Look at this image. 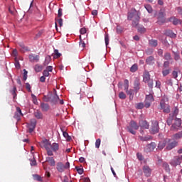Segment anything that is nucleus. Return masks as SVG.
<instances>
[{"label": "nucleus", "mask_w": 182, "mask_h": 182, "mask_svg": "<svg viewBox=\"0 0 182 182\" xmlns=\"http://www.w3.org/2000/svg\"><path fill=\"white\" fill-rule=\"evenodd\" d=\"M166 102H168L167 98H164L160 102L161 110H163L164 113L168 114L171 112V109L170 108V105Z\"/></svg>", "instance_id": "1"}, {"label": "nucleus", "mask_w": 182, "mask_h": 182, "mask_svg": "<svg viewBox=\"0 0 182 182\" xmlns=\"http://www.w3.org/2000/svg\"><path fill=\"white\" fill-rule=\"evenodd\" d=\"M140 127L139 125L137 124V122L135 121L132 120L129 122V125L127 127V131L131 133V134H136V130H139V128Z\"/></svg>", "instance_id": "2"}, {"label": "nucleus", "mask_w": 182, "mask_h": 182, "mask_svg": "<svg viewBox=\"0 0 182 182\" xmlns=\"http://www.w3.org/2000/svg\"><path fill=\"white\" fill-rule=\"evenodd\" d=\"M50 142L48 139H44L41 141V146L46 149L48 156H53V152L50 149Z\"/></svg>", "instance_id": "3"}, {"label": "nucleus", "mask_w": 182, "mask_h": 182, "mask_svg": "<svg viewBox=\"0 0 182 182\" xmlns=\"http://www.w3.org/2000/svg\"><path fill=\"white\" fill-rule=\"evenodd\" d=\"M70 168V163L68 161L66 162L65 165L62 162L57 163L56 169L59 171V173H63L65 170H68V168Z\"/></svg>", "instance_id": "4"}, {"label": "nucleus", "mask_w": 182, "mask_h": 182, "mask_svg": "<svg viewBox=\"0 0 182 182\" xmlns=\"http://www.w3.org/2000/svg\"><path fill=\"white\" fill-rule=\"evenodd\" d=\"M154 101V97H153V95L149 94L146 95L145 100H144V107L146 109H149L150 106H151V103Z\"/></svg>", "instance_id": "5"}, {"label": "nucleus", "mask_w": 182, "mask_h": 182, "mask_svg": "<svg viewBox=\"0 0 182 182\" xmlns=\"http://www.w3.org/2000/svg\"><path fill=\"white\" fill-rule=\"evenodd\" d=\"M181 127V119L176 117L175 122L171 127V130H172V132H177Z\"/></svg>", "instance_id": "6"}, {"label": "nucleus", "mask_w": 182, "mask_h": 182, "mask_svg": "<svg viewBox=\"0 0 182 182\" xmlns=\"http://www.w3.org/2000/svg\"><path fill=\"white\" fill-rule=\"evenodd\" d=\"M182 156H175L171 161V166L173 167H176V166H180L181 164Z\"/></svg>", "instance_id": "7"}, {"label": "nucleus", "mask_w": 182, "mask_h": 182, "mask_svg": "<svg viewBox=\"0 0 182 182\" xmlns=\"http://www.w3.org/2000/svg\"><path fill=\"white\" fill-rule=\"evenodd\" d=\"M160 130V127H159V122L157 121H155L152 123L151 129H150V133L151 134H156L159 133Z\"/></svg>", "instance_id": "8"}, {"label": "nucleus", "mask_w": 182, "mask_h": 182, "mask_svg": "<svg viewBox=\"0 0 182 182\" xmlns=\"http://www.w3.org/2000/svg\"><path fill=\"white\" fill-rule=\"evenodd\" d=\"M37 124V121L35 119H31L30 124H28L27 127L28 129V132L32 133L35 130Z\"/></svg>", "instance_id": "9"}, {"label": "nucleus", "mask_w": 182, "mask_h": 182, "mask_svg": "<svg viewBox=\"0 0 182 182\" xmlns=\"http://www.w3.org/2000/svg\"><path fill=\"white\" fill-rule=\"evenodd\" d=\"M166 14H164V12L163 11H159L158 14V21L157 23L159 25H163V23H166V18H165Z\"/></svg>", "instance_id": "10"}, {"label": "nucleus", "mask_w": 182, "mask_h": 182, "mask_svg": "<svg viewBox=\"0 0 182 182\" xmlns=\"http://www.w3.org/2000/svg\"><path fill=\"white\" fill-rule=\"evenodd\" d=\"M156 147H157V144H156V142H151L150 144H148L146 146L144 151L146 153H150L151 151H154V149H156Z\"/></svg>", "instance_id": "11"}, {"label": "nucleus", "mask_w": 182, "mask_h": 182, "mask_svg": "<svg viewBox=\"0 0 182 182\" xmlns=\"http://www.w3.org/2000/svg\"><path fill=\"white\" fill-rule=\"evenodd\" d=\"M23 116V114H22V110L19 107H16V112L14 113V119H16L17 122H19L21 120V117Z\"/></svg>", "instance_id": "12"}, {"label": "nucleus", "mask_w": 182, "mask_h": 182, "mask_svg": "<svg viewBox=\"0 0 182 182\" xmlns=\"http://www.w3.org/2000/svg\"><path fill=\"white\" fill-rule=\"evenodd\" d=\"M142 170L145 177H150L151 176V168H150L149 166H144Z\"/></svg>", "instance_id": "13"}, {"label": "nucleus", "mask_w": 182, "mask_h": 182, "mask_svg": "<svg viewBox=\"0 0 182 182\" xmlns=\"http://www.w3.org/2000/svg\"><path fill=\"white\" fill-rule=\"evenodd\" d=\"M139 127L141 129H149L150 124L148 123L146 120H141L139 122Z\"/></svg>", "instance_id": "14"}, {"label": "nucleus", "mask_w": 182, "mask_h": 182, "mask_svg": "<svg viewBox=\"0 0 182 182\" xmlns=\"http://www.w3.org/2000/svg\"><path fill=\"white\" fill-rule=\"evenodd\" d=\"M28 58H29L30 62H31V63H33L34 62L38 63V62H39L40 57H39V55H35L33 54H30L28 55Z\"/></svg>", "instance_id": "15"}, {"label": "nucleus", "mask_w": 182, "mask_h": 182, "mask_svg": "<svg viewBox=\"0 0 182 182\" xmlns=\"http://www.w3.org/2000/svg\"><path fill=\"white\" fill-rule=\"evenodd\" d=\"M139 22H140V14L139 16H135V18L132 21L133 28L139 27Z\"/></svg>", "instance_id": "16"}, {"label": "nucleus", "mask_w": 182, "mask_h": 182, "mask_svg": "<svg viewBox=\"0 0 182 182\" xmlns=\"http://www.w3.org/2000/svg\"><path fill=\"white\" fill-rule=\"evenodd\" d=\"M134 89L136 93H137V92H139V90H140V81L139 80V79H136L134 80Z\"/></svg>", "instance_id": "17"}, {"label": "nucleus", "mask_w": 182, "mask_h": 182, "mask_svg": "<svg viewBox=\"0 0 182 182\" xmlns=\"http://www.w3.org/2000/svg\"><path fill=\"white\" fill-rule=\"evenodd\" d=\"M125 92L127 95L129 96V100H133L134 97V90L133 89L126 90Z\"/></svg>", "instance_id": "18"}, {"label": "nucleus", "mask_w": 182, "mask_h": 182, "mask_svg": "<svg viewBox=\"0 0 182 182\" xmlns=\"http://www.w3.org/2000/svg\"><path fill=\"white\" fill-rule=\"evenodd\" d=\"M178 142L177 141H173L171 142L169 144H168V145L166 146V150H173V149H174V147L177 146Z\"/></svg>", "instance_id": "19"}, {"label": "nucleus", "mask_w": 182, "mask_h": 182, "mask_svg": "<svg viewBox=\"0 0 182 182\" xmlns=\"http://www.w3.org/2000/svg\"><path fill=\"white\" fill-rule=\"evenodd\" d=\"M172 53L173 55V59L175 62H178V60L181 59V57L180 56V51H172Z\"/></svg>", "instance_id": "20"}, {"label": "nucleus", "mask_w": 182, "mask_h": 182, "mask_svg": "<svg viewBox=\"0 0 182 182\" xmlns=\"http://www.w3.org/2000/svg\"><path fill=\"white\" fill-rule=\"evenodd\" d=\"M46 161L49 163L50 166H51L52 167H54V166L56 164V162L55 161V159H53V157H46Z\"/></svg>", "instance_id": "21"}, {"label": "nucleus", "mask_w": 182, "mask_h": 182, "mask_svg": "<svg viewBox=\"0 0 182 182\" xmlns=\"http://www.w3.org/2000/svg\"><path fill=\"white\" fill-rule=\"evenodd\" d=\"M168 22H172L173 25H178V23H181L180 20L176 18L175 16L169 18Z\"/></svg>", "instance_id": "22"}, {"label": "nucleus", "mask_w": 182, "mask_h": 182, "mask_svg": "<svg viewBox=\"0 0 182 182\" xmlns=\"http://www.w3.org/2000/svg\"><path fill=\"white\" fill-rule=\"evenodd\" d=\"M50 150L54 153H56L58 150H59V144L58 143H53L50 144Z\"/></svg>", "instance_id": "23"}, {"label": "nucleus", "mask_w": 182, "mask_h": 182, "mask_svg": "<svg viewBox=\"0 0 182 182\" xmlns=\"http://www.w3.org/2000/svg\"><path fill=\"white\" fill-rule=\"evenodd\" d=\"M139 139L141 141H150V140H153V136L151 135H146L145 136H139Z\"/></svg>", "instance_id": "24"}, {"label": "nucleus", "mask_w": 182, "mask_h": 182, "mask_svg": "<svg viewBox=\"0 0 182 182\" xmlns=\"http://www.w3.org/2000/svg\"><path fill=\"white\" fill-rule=\"evenodd\" d=\"M40 106L42 112H48V110H49V104L41 102Z\"/></svg>", "instance_id": "25"}, {"label": "nucleus", "mask_w": 182, "mask_h": 182, "mask_svg": "<svg viewBox=\"0 0 182 182\" xmlns=\"http://www.w3.org/2000/svg\"><path fill=\"white\" fill-rule=\"evenodd\" d=\"M143 80L144 83H147L150 80V73L149 71H146L143 75Z\"/></svg>", "instance_id": "26"}, {"label": "nucleus", "mask_w": 182, "mask_h": 182, "mask_svg": "<svg viewBox=\"0 0 182 182\" xmlns=\"http://www.w3.org/2000/svg\"><path fill=\"white\" fill-rule=\"evenodd\" d=\"M164 59L166 61L170 62V60H173V57H171V53L168 52H166L164 55Z\"/></svg>", "instance_id": "27"}, {"label": "nucleus", "mask_w": 182, "mask_h": 182, "mask_svg": "<svg viewBox=\"0 0 182 182\" xmlns=\"http://www.w3.org/2000/svg\"><path fill=\"white\" fill-rule=\"evenodd\" d=\"M19 46L21 48V51L22 52H31V49H29V47L26 46L23 43H19Z\"/></svg>", "instance_id": "28"}, {"label": "nucleus", "mask_w": 182, "mask_h": 182, "mask_svg": "<svg viewBox=\"0 0 182 182\" xmlns=\"http://www.w3.org/2000/svg\"><path fill=\"white\" fill-rule=\"evenodd\" d=\"M33 69L35 72H36V73H39V72H42L43 66H42V65L40 64H36L34 65Z\"/></svg>", "instance_id": "29"}, {"label": "nucleus", "mask_w": 182, "mask_h": 182, "mask_svg": "<svg viewBox=\"0 0 182 182\" xmlns=\"http://www.w3.org/2000/svg\"><path fill=\"white\" fill-rule=\"evenodd\" d=\"M162 167L164 168L165 171L170 174L171 173V169H170V165L167 162H164L162 164Z\"/></svg>", "instance_id": "30"}, {"label": "nucleus", "mask_w": 182, "mask_h": 182, "mask_svg": "<svg viewBox=\"0 0 182 182\" xmlns=\"http://www.w3.org/2000/svg\"><path fill=\"white\" fill-rule=\"evenodd\" d=\"M139 13H128L127 19L128 21H132L136 18V16H139Z\"/></svg>", "instance_id": "31"}, {"label": "nucleus", "mask_w": 182, "mask_h": 182, "mask_svg": "<svg viewBox=\"0 0 182 182\" xmlns=\"http://www.w3.org/2000/svg\"><path fill=\"white\" fill-rule=\"evenodd\" d=\"M34 116L38 120L43 119V114H42V112H41V111L38 110L34 112Z\"/></svg>", "instance_id": "32"}, {"label": "nucleus", "mask_w": 182, "mask_h": 182, "mask_svg": "<svg viewBox=\"0 0 182 182\" xmlns=\"http://www.w3.org/2000/svg\"><path fill=\"white\" fill-rule=\"evenodd\" d=\"M146 63L147 65H154V56H149L146 60Z\"/></svg>", "instance_id": "33"}, {"label": "nucleus", "mask_w": 182, "mask_h": 182, "mask_svg": "<svg viewBox=\"0 0 182 182\" xmlns=\"http://www.w3.org/2000/svg\"><path fill=\"white\" fill-rule=\"evenodd\" d=\"M170 72H171V68H163L162 75L164 76V77H166V76H168V75H170Z\"/></svg>", "instance_id": "34"}, {"label": "nucleus", "mask_w": 182, "mask_h": 182, "mask_svg": "<svg viewBox=\"0 0 182 182\" xmlns=\"http://www.w3.org/2000/svg\"><path fill=\"white\" fill-rule=\"evenodd\" d=\"M149 43L150 46H152V48H156L157 47V45H159V42L157 41V40H154V39L149 40Z\"/></svg>", "instance_id": "35"}, {"label": "nucleus", "mask_w": 182, "mask_h": 182, "mask_svg": "<svg viewBox=\"0 0 182 182\" xmlns=\"http://www.w3.org/2000/svg\"><path fill=\"white\" fill-rule=\"evenodd\" d=\"M50 60H52V57H50V55L46 56L45 60L43 63L44 66H48V65L50 63Z\"/></svg>", "instance_id": "36"}, {"label": "nucleus", "mask_w": 182, "mask_h": 182, "mask_svg": "<svg viewBox=\"0 0 182 182\" xmlns=\"http://www.w3.org/2000/svg\"><path fill=\"white\" fill-rule=\"evenodd\" d=\"M165 147H166V141H159L157 146L158 150H163V149H164Z\"/></svg>", "instance_id": "37"}, {"label": "nucleus", "mask_w": 182, "mask_h": 182, "mask_svg": "<svg viewBox=\"0 0 182 182\" xmlns=\"http://www.w3.org/2000/svg\"><path fill=\"white\" fill-rule=\"evenodd\" d=\"M58 100H59V96L57 94H55L51 98V103L56 105L58 103Z\"/></svg>", "instance_id": "38"}, {"label": "nucleus", "mask_w": 182, "mask_h": 182, "mask_svg": "<svg viewBox=\"0 0 182 182\" xmlns=\"http://www.w3.org/2000/svg\"><path fill=\"white\" fill-rule=\"evenodd\" d=\"M144 8L149 14H152L153 13V7H151V5L145 4Z\"/></svg>", "instance_id": "39"}, {"label": "nucleus", "mask_w": 182, "mask_h": 182, "mask_svg": "<svg viewBox=\"0 0 182 182\" xmlns=\"http://www.w3.org/2000/svg\"><path fill=\"white\" fill-rule=\"evenodd\" d=\"M16 90H17L16 86H14L13 90H10V92L13 96V99H16V96H17Z\"/></svg>", "instance_id": "40"}, {"label": "nucleus", "mask_w": 182, "mask_h": 182, "mask_svg": "<svg viewBox=\"0 0 182 182\" xmlns=\"http://www.w3.org/2000/svg\"><path fill=\"white\" fill-rule=\"evenodd\" d=\"M173 137L175 140H178V139H182V131L173 134Z\"/></svg>", "instance_id": "41"}, {"label": "nucleus", "mask_w": 182, "mask_h": 182, "mask_svg": "<svg viewBox=\"0 0 182 182\" xmlns=\"http://www.w3.org/2000/svg\"><path fill=\"white\" fill-rule=\"evenodd\" d=\"M166 35L169 36L170 38H176L177 35L173 32V31L169 30L166 31Z\"/></svg>", "instance_id": "42"}, {"label": "nucleus", "mask_w": 182, "mask_h": 182, "mask_svg": "<svg viewBox=\"0 0 182 182\" xmlns=\"http://www.w3.org/2000/svg\"><path fill=\"white\" fill-rule=\"evenodd\" d=\"M138 69H139V67L137 66V64H134L130 68V72H132V73H134L135 72H137Z\"/></svg>", "instance_id": "43"}, {"label": "nucleus", "mask_w": 182, "mask_h": 182, "mask_svg": "<svg viewBox=\"0 0 182 182\" xmlns=\"http://www.w3.org/2000/svg\"><path fill=\"white\" fill-rule=\"evenodd\" d=\"M137 28V31L139 33H146V28H144V26H138Z\"/></svg>", "instance_id": "44"}, {"label": "nucleus", "mask_w": 182, "mask_h": 182, "mask_svg": "<svg viewBox=\"0 0 182 182\" xmlns=\"http://www.w3.org/2000/svg\"><path fill=\"white\" fill-rule=\"evenodd\" d=\"M144 107H146L144 106V103L143 102H139L136 105V109H138L139 110L143 109Z\"/></svg>", "instance_id": "45"}, {"label": "nucleus", "mask_w": 182, "mask_h": 182, "mask_svg": "<svg viewBox=\"0 0 182 182\" xmlns=\"http://www.w3.org/2000/svg\"><path fill=\"white\" fill-rule=\"evenodd\" d=\"M124 90H129V80L125 79L124 81Z\"/></svg>", "instance_id": "46"}, {"label": "nucleus", "mask_w": 182, "mask_h": 182, "mask_svg": "<svg viewBox=\"0 0 182 182\" xmlns=\"http://www.w3.org/2000/svg\"><path fill=\"white\" fill-rule=\"evenodd\" d=\"M164 69L170 68V61H164L163 64Z\"/></svg>", "instance_id": "47"}, {"label": "nucleus", "mask_w": 182, "mask_h": 182, "mask_svg": "<svg viewBox=\"0 0 182 182\" xmlns=\"http://www.w3.org/2000/svg\"><path fill=\"white\" fill-rule=\"evenodd\" d=\"M31 97L34 105H38V98H36V95L34 94H31Z\"/></svg>", "instance_id": "48"}, {"label": "nucleus", "mask_w": 182, "mask_h": 182, "mask_svg": "<svg viewBox=\"0 0 182 182\" xmlns=\"http://www.w3.org/2000/svg\"><path fill=\"white\" fill-rule=\"evenodd\" d=\"M34 180H36V181H42V177L38 174L33 175Z\"/></svg>", "instance_id": "49"}, {"label": "nucleus", "mask_w": 182, "mask_h": 182, "mask_svg": "<svg viewBox=\"0 0 182 182\" xmlns=\"http://www.w3.org/2000/svg\"><path fill=\"white\" fill-rule=\"evenodd\" d=\"M178 107H175L173 111V116H177V114H178Z\"/></svg>", "instance_id": "50"}, {"label": "nucleus", "mask_w": 182, "mask_h": 182, "mask_svg": "<svg viewBox=\"0 0 182 182\" xmlns=\"http://www.w3.org/2000/svg\"><path fill=\"white\" fill-rule=\"evenodd\" d=\"M109 34H105V45L106 46H107L109 45Z\"/></svg>", "instance_id": "51"}, {"label": "nucleus", "mask_w": 182, "mask_h": 182, "mask_svg": "<svg viewBox=\"0 0 182 182\" xmlns=\"http://www.w3.org/2000/svg\"><path fill=\"white\" fill-rule=\"evenodd\" d=\"M54 53L56 58H60V56H62V54L59 53V50L58 49L54 50Z\"/></svg>", "instance_id": "52"}, {"label": "nucleus", "mask_w": 182, "mask_h": 182, "mask_svg": "<svg viewBox=\"0 0 182 182\" xmlns=\"http://www.w3.org/2000/svg\"><path fill=\"white\" fill-rule=\"evenodd\" d=\"M172 76H173V79H177V77H178V72L176 71V70H173L172 72Z\"/></svg>", "instance_id": "53"}, {"label": "nucleus", "mask_w": 182, "mask_h": 182, "mask_svg": "<svg viewBox=\"0 0 182 182\" xmlns=\"http://www.w3.org/2000/svg\"><path fill=\"white\" fill-rule=\"evenodd\" d=\"M119 99H122L123 100H124V99H126V94H124L123 92H121L119 94Z\"/></svg>", "instance_id": "54"}, {"label": "nucleus", "mask_w": 182, "mask_h": 182, "mask_svg": "<svg viewBox=\"0 0 182 182\" xmlns=\"http://www.w3.org/2000/svg\"><path fill=\"white\" fill-rule=\"evenodd\" d=\"M100 143H101V140L100 139H97L95 141V147L97 149H99V147H100Z\"/></svg>", "instance_id": "55"}, {"label": "nucleus", "mask_w": 182, "mask_h": 182, "mask_svg": "<svg viewBox=\"0 0 182 182\" xmlns=\"http://www.w3.org/2000/svg\"><path fill=\"white\" fill-rule=\"evenodd\" d=\"M26 89L28 90V92H32L31 87V84H29V82H26Z\"/></svg>", "instance_id": "56"}, {"label": "nucleus", "mask_w": 182, "mask_h": 182, "mask_svg": "<svg viewBox=\"0 0 182 182\" xmlns=\"http://www.w3.org/2000/svg\"><path fill=\"white\" fill-rule=\"evenodd\" d=\"M146 83H148V86L150 87V89H153V80H149V81L146 82Z\"/></svg>", "instance_id": "57"}, {"label": "nucleus", "mask_w": 182, "mask_h": 182, "mask_svg": "<svg viewBox=\"0 0 182 182\" xmlns=\"http://www.w3.org/2000/svg\"><path fill=\"white\" fill-rule=\"evenodd\" d=\"M15 67L16 68V69H21V64L19 63V60H16Z\"/></svg>", "instance_id": "58"}, {"label": "nucleus", "mask_w": 182, "mask_h": 182, "mask_svg": "<svg viewBox=\"0 0 182 182\" xmlns=\"http://www.w3.org/2000/svg\"><path fill=\"white\" fill-rule=\"evenodd\" d=\"M47 72H52L53 70V67L51 65L47 66L45 69Z\"/></svg>", "instance_id": "59"}, {"label": "nucleus", "mask_w": 182, "mask_h": 182, "mask_svg": "<svg viewBox=\"0 0 182 182\" xmlns=\"http://www.w3.org/2000/svg\"><path fill=\"white\" fill-rule=\"evenodd\" d=\"M61 132H63V136H64V137H65V139H66L67 137H69V134H68V132H66L65 131V129H63L61 128Z\"/></svg>", "instance_id": "60"}, {"label": "nucleus", "mask_w": 182, "mask_h": 182, "mask_svg": "<svg viewBox=\"0 0 182 182\" xmlns=\"http://www.w3.org/2000/svg\"><path fill=\"white\" fill-rule=\"evenodd\" d=\"M24 73H23V80H26V79H28V71H26V70H23Z\"/></svg>", "instance_id": "61"}, {"label": "nucleus", "mask_w": 182, "mask_h": 182, "mask_svg": "<svg viewBox=\"0 0 182 182\" xmlns=\"http://www.w3.org/2000/svg\"><path fill=\"white\" fill-rule=\"evenodd\" d=\"M75 168H76L78 174H80V175L83 174V168H79L77 166H76Z\"/></svg>", "instance_id": "62"}, {"label": "nucleus", "mask_w": 182, "mask_h": 182, "mask_svg": "<svg viewBox=\"0 0 182 182\" xmlns=\"http://www.w3.org/2000/svg\"><path fill=\"white\" fill-rule=\"evenodd\" d=\"M43 76H44L45 77H48L50 74L49 73L48 71H47L46 70H44L43 72Z\"/></svg>", "instance_id": "63"}, {"label": "nucleus", "mask_w": 182, "mask_h": 182, "mask_svg": "<svg viewBox=\"0 0 182 182\" xmlns=\"http://www.w3.org/2000/svg\"><path fill=\"white\" fill-rule=\"evenodd\" d=\"M166 123L168 124V126H171V124H173V118H169L166 120Z\"/></svg>", "instance_id": "64"}]
</instances>
